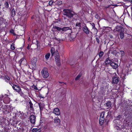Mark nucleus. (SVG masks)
<instances>
[{"label":"nucleus","instance_id":"37","mask_svg":"<svg viewBox=\"0 0 132 132\" xmlns=\"http://www.w3.org/2000/svg\"><path fill=\"white\" fill-rule=\"evenodd\" d=\"M39 108L40 110H42L43 108V106H41V105L40 104H39Z\"/></svg>","mask_w":132,"mask_h":132},{"label":"nucleus","instance_id":"8","mask_svg":"<svg viewBox=\"0 0 132 132\" xmlns=\"http://www.w3.org/2000/svg\"><path fill=\"white\" fill-rule=\"evenodd\" d=\"M113 69H116L117 68L118 65L117 64L113 62H112L110 65Z\"/></svg>","mask_w":132,"mask_h":132},{"label":"nucleus","instance_id":"20","mask_svg":"<svg viewBox=\"0 0 132 132\" xmlns=\"http://www.w3.org/2000/svg\"><path fill=\"white\" fill-rule=\"evenodd\" d=\"M104 119H100L99 123L101 125H103L104 122Z\"/></svg>","mask_w":132,"mask_h":132},{"label":"nucleus","instance_id":"47","mask_svg":"<svg viewBox=\"0 0 132 132\" xmlns=\"http://www.w3.org/2000/svg\"><path fill=\"white\" fill-rule=\"evenodd\" d=\"M45 3H46V2H44V4Z\"/></svg>","mask_w":132,"mask_h":132},{"label":"nucleus","instance_id":"3","mask_svg":"<svg viewBox=\"0 0 132 132\" xmlns=\"http://www.w3.org/2000/svg\"><path fill=\"white\" fill-rule=\"evenodd\" d=\"M42 75L46 76V77H48L49 74L47 69L46 68H44L41 72Z\"/></svg>","mask_w":132,"mask_h":132},{"label":"nucleus","instance_id":"19","mask_svg":"<svg viewBox=\"0 0 132 132\" xmlns=\"http://www.w3.org/2000/svg\"><path fill=\"white\" fill-rule=\"evenodd\" d=\"M50 54L49 53H47L45 55V57L46 60H47L50 57Z\"/></svg>","mask_w":132,"mask_h":132},{"label":"nucleus","instance_id":"43","mask_svg":"<svg viewBox=\"0 0 132 132\" xmlns=\"http://www.w3.org/2000/svg\"><path fill=\"white\" fill-rule=\"evenodd\" d=\"M27 48L28 49H29L30 48H29V46H28L27 47Z\"/></svg>","mask_w":132,"mask_h":132},{"label":"nucleus","instance_id":"35","mask_svg":"<svg viewBox=\"0 0 132 132\" xmlns=\"http://www.w3.org/2000/svg\"><path fill=\"white\" fill-rule=\"evenodd\" d=\"M91 24L92 26V29H93L94 28H95V25L94 23H91Z\"/></svg>","mask_w":132,"mask_h":132},{"label":"nucleus","instance_id":"23","mask_svg":"<svg viewBox=\"0 0 132 132\" xmlns=\"http://www.w3.org/2000/svg\"><path fill=\"white\" fill-rule=\"evenodd\" d=\"M11 48L12 50H14L15 49L14 44L13 43H12L11 45Z\"/></svg>","mask_w":132,"mask_h":132},{"label":"nucleus","instance_id":"10","mask_svg":"<svg viewBox=\"0 0 132 132\" xmlns=\"http://www.w3.org/2000/svg\"><path fill=\"white\" fill-rule=\"evenodd\" d=\"M54 122L56 124H59L60 122V121L59 118L56 117L54 119Z\"/></svg>","mask_w":132,"mask_h":132},{"label":"nucleus","instance_id":"17","mask_svg":"<svg viewBox=\"0 0 132 132\" xmlns=\"http://www.w3.org/2000/svg\"><path fill=\"white\" fill-rule=\"evenodd\" d=\"M54 2L53 0H51L49 2L48 4L46 6H48V5L50 6H52L53 5V4L54 3Z\"/></svg>","mask_w":132,"mask_h":132},{"label":"nucleus","instance_id":"33","mask_svg":"<svg viewBox=\"0 0 132 132\" xmlns=\"http://www.w3.org/2000/svg\"><path fill=\"white\" fill-rule=\"evenodd\" d=\"M76 34H75L74 35H71V37L72 38V39H74L76 37Z\"/></svg>","mask_w":132,"mask_h":132},{"label":"nucleus","instance_id":"30","mask_svg":"<svg viewBox=\"0 0 132 132\" xmlns=\"http://www.w3.org/2000/svg\"><path fill=\"white\" fill-rule=\"evenodd\" d=\"M121 29V27L119 26H117L116 27V30L117 31H119Z\"/></svg>","mask_w":132,"mask_h":132},{"label":"nucleus","instance_id":"42","mask_svg":"<svg viewBox=\"0 0 132 132\" xmlns=\"http://www.w3.org/2000/svg\"><path fill=\"white\" fill-rule=\"evenodd\" d=\"M35 60V61H36L37 60V59L35 57H34V60Z\"/></svg>","mask_w":132,"mask_h":132},{"label":"nucleus","instance_id":"7","mask_svg":"<svg viewBox=\"0 0 132 132\" xmlns=\"http://www.w3.org/2000/svg\"><path fill=\"white\" fill-rule=\"evenodd\" d=\"M53 112L56 115L59 116L60 114V112L59 109L57 108H55L53 110Z\"/></svg>","mask_w":132,"mask_h":132},{"label":"nucleus","instance_id":"5","mask_svg":"<svg viewBox=\"0 0 132 132\" xmlns=\"http://www.w3.org/2000/svg\"><path fill=\"white\" fill-rule=\"evenodd\" d=\"M55 54V61L56 63L58 65H60V62L59 59V54L58 53H56Z\"/></svg>","mask_w":132,"mask_h":132},{"label":"nucleus","instance_id":"13","mask_svg":"<svg viewBox=\"0 0 132 132\" xmlns=\"http://www.w3.org/2000/svg\"><path fill=\"white\" fill-rule=\"evenodd\" d=\"M106 106L108 108H109L111 106V104L110 101H108L107 102L105 103Z\"/></svg>","mask_w":132,"mask_h":132},{"label":"nucleus","instance_id":"36","mask_svg":"<svg viewBox=\"0 0 132 132\" xmlns=\"http://www.w3.org/2000/svg\"><path fill=\"white\" fill-rule=\"evenodd\" d=\"M76 26L78 27H80L81 23H77L76 24Z\"/></svg>","mask_w":132,"mask_h":132},{"label":"nucleus","instance_id":"4","mask_svg":"<svg viewBox=\"0 0 132 132\" xmlns=\"http://www.w3.org/2000/svg\"><path fill=\"white\" fill-rule=\"evenodd\" d=\"M12 86L13 89L15 90L16 92L20 93L21 92V89L17 85H13L11 84Z\"/></svg>","mask_w":132,"mask_h":132},{"label":"nucleus","instance_id":"26","mask_svg":"<svg viewBox=\"0 0 132 132\" xmlns=\"http://www.w3.org/2000/svg\"><path fill=\"white\" fill-rule=\"evenodd\" d=\"M34 88L35 89H36L37 90H40L41 89V87H38V88L37 86V85L36 86H35L34 87Z\"/></svg>","mask_w":132,"mask_h":132},{"label":"nucleus","instance_id":"39","mask_svg":"<svg viewBox=\"0 0 132 132\" xmlns=\"http://www.w3.org/2000/svg\"><path fill=\"white\" fill-rule=\"evenodd\" d=\"M4 96L2 95V97H0V100L2 101L3 100V98L4 97Z\"/></svg>","mask_w":132,"mask_h":132},{"label":"nucleus","instance_id":"21","mask_svg":"<svg viewBox=\"0 0 132 132\" xmlns=\"http://www.w3.org/2000/svg\"><path fill=\"white\" fill-rule=\"evenodd\" d=\"M82 74H79L75 78V80H78L81 77Z\"/></svg>","mask_w":132,"mask_h":132},{"label":"nucleus","instance_id":"32","mask_svg":"<svg viewBox=\"0 0 132 132\" xmlns=\"http://www.w3.org/2000/svg\"><path fill=\"white\" fill-rule=\"evenodd\" d=\"M126 76V75H125L123 73H122L121 75V77L123 79H125V77Z\"/></svg>","mask_w":132,"mask_h":132},{"label":"nucleus","instance_id":"38","mask_svg":"<svg viewBox=\"0 0 132 132\" xmlns=\"http://www.w3.org/2000/svg\"><path fill=\"white\" fill-rule=\"evenodd\" d=\"M42 77L44 78H46L48 77H46V76L42 75Z\"/></svg>","mask_w":132,"mask_h":132},{"label":"nucleus","instance_id":"25","mask_svg":"<svg viewBox=\"0 0 132 132\" xmlns=\"http://www.w3.org/2000/svg\"><path fill=\"white\" fill-rule=\"evenodd\" d=\"M120 37L121 39H122L124 37V34L122 32H121L120 34Z\"/></svg>","mask_w":132,"mask_h":132},{"label":"nucleus","instance_id":"2","mask_svg":"<svg viewBox=\"0 0 132 132\" xmlns=\"http://www.w3.org/2000/svg\"><path fill=\"white\" fill-rule=\"evenodd\" d=\"M53 28L54 29H56L58 31H66L70 29L69 27H64L62 28L56 26H53Z\"/></svg>","mask_w":132,"mask_h":132},{"label":"nucleus","instance_id":"40","mask_svg":"<svg viewBox=\"0 0 132 132\" xmlns=\"http://www.w3.org/2000/svg\"><path fill=\"white\" fill-rule=\"evenodd\" d=\"M40 129H38L36 130L35 132H40Z\"/></svg>","mask_w":132,"mask_h":132},{"label":"nucleus","instance_id":"49","mask_svg":"<svg viewBox=\"0 0 132 132\" xmlns=\"http://www.w3.org/2000/svg\"><path fill=\"white\" fill-rule=\"evenodd\" d=\"M33 123H34V122Z\"/></svg>","mask_w":132,"mask_h":132},{"label":"nucleus","instance_id":"6","mask_svg":"<svg viewBox=\"0 0 132 132\" xmlns=\"http://www.w3.org/2000/svg\"><path fill=\"white\" fill-rule=\"evenodd\" d=\"M119 81V78L117 77H114L112 78V83L114 84H117Z\"/></svg>","mask_w":132,"mask_h":132},{"label":"nucleus","instance_id":"9","mask_svg":"<svg viewBox=\"0 0 132 132\" xmlns=\"http://www.w3.org/2000/svg\"><path fill=\"white\" fill-rule=\"evenodd\" d=\"M83 30L87 34H89L90 32L88 28L86 26L84 27Z\"/></svg>","mask_w":132,"mask_h":132},{"label":"nucleus","instance_id":"48","mask_svg":"<svg viewBox=\"0 0 132 132\" xmlns=\"http://www.w3.org/2000/svg\"><path fill=\"white\" fill-rule=\"evenodd\" d=\"M59 82L60 83H61V82Z\"/></svg>","mask_w":132,"mask_h":132},{"label":"nucleus","instance_id":"50","mask_svg":"<svg viewBox=\"0 0 132 132\" xmlns=\"http://www.w3.org/2000/svg\"><path fill=\"white\" fill-rule=\"evenodd\" d=\"M5 95H5H6V96H7V95H6V94Z\"/></svg>","mask_w":132,"mask_h":132},{"label":"nucleus","instance_id":"22","mask_svg":"<svg viewBox=\"0 0 132 132\" xmlns=\"http://www.w3.org/2000/svg\"><path fill=\"white\" fill-rule=\"evenodd\" d=\"M92 30L93 31V32L95 34H96L97 32V30L96 28L92 29Z\"/></svg>","mask_w":132,"mask_h":132},{"label":"nucleus","instance_id":"53","mask_svg":"<svg viewBox=\"0 0 132 132\" xmlns=\"http://www.w3.org/2000/svg\"><path fill=\"white\" fill-rule=\"evenodd\" d=\"M1 6V5H0V6Z\"/></svg>","mask_w":132,"mask_h":132},{"label":"nucleus","instance_id":"51","mask_svg":"<svg viewBox=\"0 0 132 132\" xmlns=\"http://www.w3.org/2000/svg\"><path fill=\"white\" fill-rule=\"evenodd\" d=\"M29 39H30V38H29L28 39V40H29Z\"/></svg>","mask_w":132,"mask_h":132},{"label":"nucleus","instance_id":"28","mask_svg":"<svg viewBox=\"0 0 132 132\" xmlns=\"http://www.w3.org/2000/svg\"><path fill=\"white\" fill-rule=\"evenodd\" d=\"M15 14V11L14 9H13L12 10V16H13Z\"/></svg>","mask_w":132,"mask_h":132},{"label":"nucleus","instance_id":"27","mask_svg":"<svg viewBox=\"0 0 132 132\" xmlns=\"http://www.w3.org/2000/svg\"><path fill=\"white\" fill-rule=\"evenodd\" d=\"M56 3H57V5H60L62 3V2L61 1H56L55 2Z\"/></svg>","mask_w":132,"mask_h":132},{"label":"nucleus","instance_id":"52","mask_svg":"<svg viewBox=\"0 0 132 132\" xmlns=\"http://www.w3.org/2000/svg\"><path fill=\"white\" fill-rule=\"evenodd\" d=\"M33 130V129H32V131Z\"/></svg>","mask_w":132,"mask_h":132},{"label":"nucleus","instance_id":"16","mask_svg":"<svg viewBox=\"0 0 132 132\" xmlns=\"http://www.w3.org/2000/svg\"><path fill=\"white\" fill-rule=\"evenodd\" d=\"M29 104L30 105L29 107L30 108H29L31 109V111H33V108H32V104L30 100V101L29 102Z\"/></svg>","mask_w":132,"mask_h":132},{"label":"nucleus","instance_id":"29","mask_svg":"<svg viewBox=\"0 0 132 132\" xmlns=\"http://www.w3.org/2000/svg\"><path fill=\"white\" fill-rule=\"evenodd\" d=\"M103 52L101 51L99 55L100 57H101L103 55Z\"/></svg>","mask_w":132,"mask_h":132},{"label":"nucleus","instance_id":"41","mask_svg":"<svg viewBox=\"0 0 132 132\" xmlns=\"http://www.w3.org/2000/svg\"><path fill=\"white\" fill-rule=\"evenodd\" d=\"M32 114H31V116H30V118H31V119H30L31 121V122L32 123V119H31V117H32Z\"/></svg>","mask_w":132,"mask_h":132},{"label":"nucleus","instance_id":"12","mask_svg":"<svg viewBox=\"0 0 132 132\" xmlns=\"http://www.w3.org/2000/svg\"><path fill=\"white\" fill-rule=\"evenodd\" d=\"M51 51L52 56H53L55 53H57L56 52L54 48L53 47L51 48Z\"/></svg>","mask_w":132,"mask_h":132},{"label":"nucleus","instance_id":"31","mask_svg":"<svg viewBox=\"0 0 132 132\" xmlns=\"http://www.w3.org/2000/svg\"><path fill=\"white\" fill-rule=\"evenodd\" d=\"M120 53L121 54V56H122L124 55V52L123 51H120Z\"/></svg>","mask_w":132,"mask_h":132},{"label":"nucleus","instance_id":"1","mask_svg":"<svg viewBox=\"0 0 132 132\" xmlns=\"http://www.w3.org/2000/svg\"><path fill=\"white\" fill-rule=\"evenodd\" d=\"M64 14L68 17L71 18L75 14L74 12L70 10L64 9L63 10Z\"/></svg>","mask_w":132,"mask_h":132},{"label":"nucleus","instance_id":"14","mask_svg":"<svg viewBox=\"0 0 132 132\" xmlns=\"http://www.w3.org/2000/svg\"><path fill=\"white\" fill-rule=\"evenodd\" d=\"M112 62L111 61L109 58H107L106 60L105 63L106 64H110V63H111Z\"/></svg>","mask_w":132,"mask_h":132},{"label":"nucleus","instance_id":"44","mask_svg":"<svg viewBox=\"0 0 132 132\" xmlns=\"http://www.w3.org/2000/svg\"><path fill=\"white\" fill-rule=\"evenodd\" d=\"M33 68H34V69H36V67L35 65L34 66V67Z\"/></svg>","mask_w":132,"mask_h":132},{"label":"nucleus","instance_id":"11","mask_svg":"<svg viewBox=\"0 0 132 132\" xmlns=\"http://www.w3.org/2000/svg\"><path fill=\"white\" fill-rule=\"evenodd\" d=\"M26 62V60L23 58L21 59L19 61V63H20V64H25V63Z\"/></svg>","mask_w":132,"mask_h":132},{"label":"nucleus","instance_id":"45","mask_svg":"<svg viewBox=\"0 0 132 132\" xmlns=\"http://www.w3.org/2000/svg\"><path fill=\"white\" fill-rule=\"evenodd\" d=\"M35 128H34V129H33V130H34V131H35Z\"/></svg>","mask_w":132,"mask_h":132},{"label":"nucleus","instance_id":"24","mask_svg":"<svg viewBox=\"0 0 132 132\" xmlns=\"http://www.w3.org/2000/svg\"><path fill=\"white\" fill-rule=\"evenodd\" d=\"M5 7L6 8H8L9 7V4L7 2H5L4 4Z\"/></svg>","mask_w":132,"mask_h":132},{"label":"nucleus","instance_id":"46","mask_svg":"<svg viewBox=\"0 0 132 132\" xmlns=\"http://www.w3.org/2000/svg\"><path fill=\"white\" fill-rule=\"evenodd\" d=\"M35 116H34V117H33L34 118H35Z\"/></svg>","mask_w":132,"mask_h":132},{"label":"nucleus","instance_id":"34","mask_svg":"<svg viewBox=\"0 0 132 132\" xmlns=\"http://www.w3.org/2000/svg\"><path fill=\"white\" fill-rule=\"evenodd\" d=\"M121 116L120 115H119L118 116H116V119L117 120H119L121 118Z\"/></svg>","mask_w":132,"mask_h":132},{"label":"nucleus","instance_id":"18","mask_svg":"<svg viewBox=\"0 0 132 132\" xmlns=\"http://www.w3.org/2000/svg\"><path fill=\"white\" fill-rule=\"evenodd\" d=\"M4 79L6 81H9L10 80L9 77L8 76H6L4 78Z\"/></svg>","mask_w":132,"mask_h":132},{"label":"nucleus","instance_id":"15","mask_svg":"<svg viewBox=\"0 0 132 132\" xmlns=\"http://www.w3.org/2000/svg\"><path fill=\"white\" fill-rule=\"evenodd\" d=\"M104 112H102L101 113L100 117V119H104Z\"/></svg>","mask_w":132,"mask_h":132}]
</instances>
